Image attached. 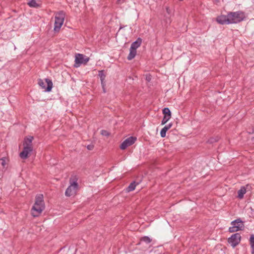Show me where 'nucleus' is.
<instances>
[{"mask_svg":"<svg viewBox=\"0 0 254 254\" xmlns=\"http://www.w3.org/2000/svg\"><path fill=\"white\" fill-rule=\"evenodd\" d=\"M166 22L167 24H170L171 22V20L170 18H166Z\"/></svg>","mask_w":254,"mask_h":254,"instance_id":"nucleus-26","label":"nucleus"},{"mask_svg":"<svg viewBox=\"0 0 254 254\" xmlns=\"http://www.w3.org/2000/svg\"><path fill=\"white\" fill-rule=\"evenodd\" d=\"M136 185L134 182H132L129 184L128 187L127 188V192L131 191L135 189Z\"/></svg>","mask_w":254,"mask_h":254,"instance_id":"nucleus-18","label":"nucleus"},{"mask_svg":"<svg viewBox=\"0 0 254 254\" xmlns=\"http://www.w3.org/2000/svg\"><path fill=\"white\" fill-rule=\"evenodd\" d=\"M103 92H104V93H105L106 91V90H105V87H104V88H103Z\"/></svg>","mask_w":254,"mask_h":254,"instance_id":"nucleus-30","label":"nucleus"},{"mask_svg":"<svg viewBox=\"0 0 254 254\" xmlns=\"http://www.w3.org/2000/svg\"><path fill=\"white\" fill-rule=\"evenodd\" d=\"M228 17L230 24L237 23L244 20L245 14L242 11L231 12L228 13Z\"/></svg>","mask_w":254,"mask_h":254,"instance_id":"nucleus-2","label":"nucleus"},{"mask_svg":"<svg viewBox=\"0 0 254 254\" xmlns=\"http://www.w3.org/2000/svg\"><path fill=\"white\" fill-rule=\"evenodd\" d=\"M45 208L43 195L42 194L36 196L35 203L31 208V214L34 217L39 216Z\"/></svg>","mask_w":254,"mask_h":254,"instance_id":"nucleus-1","label":"nucleus"},{"mask_svg":"<svg viewBox=\"0 0 254 254\" xmlns=\"http://www.w3.org/2000/svg\"><path fill=\"white\" fill-rule=\"evenodd\" d=\"M172 124L169 123V124L166 125L163 128H162L160 131V136L162 137H165L167 131L169 130L172 127Z\"/></svg>","mask_w":254,"mask_h":254,"instance_id":"nucleus-14","label":"nucleus"},{"mask_svg":"<svg viewBox=\"0 0 254 254\" xmlns=\"http://www.w3.org/2000/svg\"><path fill=\"white\" fill-rule=\"evenodd\" d=\"M98 75L100 77V80H104L105 78V74H104V70L99 71Z\"/></svg>","mask_w":254,"mask_h":254,"instance_id":"nucleus-22","label":"nucleus"},{"mask_svg":"<svg viewBox=\"0 0 254 254\" xmlns=\"http://www.w3.org/2000/svg\"><path fill=\"white\" fill-rule=\"evenodd\" d=\"M70 186L66 189L65 194L66 196H70L75 194L76 192L78 185L76 180L70 181Z\"/></svg>","mask_w":254,"mask_h":254,"instance_id":"nucleus-7","label":"nucleus"},{"mask_svg":"<svg viewBox=\"0 0 254 254\" xmlns=\"http://www.w3.org/2000/svg\"><path fill=\"white\" fill-rule=\"evenodd\" d=\"M216 21L218 23L220 24H230L229 22L228 14L226 15H222L217 17Z\"/></svg>","mask_w":254,"mask_h":254,"instance_id":"nucleus-11","label":"nucleus"},{"mask_svg":"<svg viewBox=\"0 0 254 254\" xmlns=\"http://www.w3.org/2000/svg\"><path fill=\"white\" fill-rule=\"evenodd\" d=\"M28 4L31 7H38L39 6V5L37 3L36 0H30Z\"/></svg>","mask_w":254,"mask_h":254,"instance_id":"nucleus-19","label":"nucleus"},{"mask_svg":"<svg viewBox=\"0 0 254 254\" xmlns=\"http://www.w3.org/2000/svg\"><path fill=\"white\" fill-rule=\"evenodd\" d=\"M141 241L146 244H149L151 242V239L148 236H144L141 238Z\"/></svg>","mask_w":254,"mask_h":254,"instance_id":"nucleus-21","label":"nucleus"},{"mask_svg":"<svg viewBox=\"0 0 254 254\" xmlns=\"http://www.w3.org/2000/svg\"><path fill=\"white\" fill-rule=\"evenodd\" d=\"M241 240V236L240 234L237 233L233 234L228 239L229 244L233 247L235 248L240 243Z\"/></svg>","mask_w":254,"mask_h":254,"instance_id":"nucleus-8","label":"nucleus"},{"mask_svg":"<svg viewBox=\"0 0 254 254\" xmlns=\"http://www.w3.org/2000/svg\"><path fill=\"white\" fill-rule=\"evenodd\" d=\"M101 85L102 86V88H104L105 86V83L104 80H101Z\"/></svg>","mask_w":254,"mask_h":254,"instance_id":"nucleus-29","label":"nucleus"},{"mask_svg":"<svg viewBox=\"0 0 254 254\" xmlns=\"http://www.w3.org/2000/svg\"><path fill=\"white\" fill-rule=\"evenodd\" d=\"M33 151V148L23 147V149L19 154V156L23 159H26L28 157V155Z\"/></svg>","mask_w":254,"mask_h":254,"instance_id":"nucleus-10","label":"nucleus"},{"mask_svg":"<svg viewBox=\"0 0 254 254\" xmlns=\"http://www.w3.org/2000/svg\"><path fill=\"white\" fill-rule=\"evenodd\" d=\"M170 118H171L169 117L164 115L163 118L161 121V125H165L170 119Z\"/></svg>","mask_w":254,"mask_h":254,"instance_id":"nucleus-23","label":"nucleus"},{"mask_svg":"<svg viewBox=\"0 0 254 254\" xmlns=\"http://www.w3.org/2000/svg\"><path fill=\"white\" fill-rule=\"evenodd\" d=\"M246 192V190L244 187H241L240 190H239L238 191V197L240 199H242L244 197V195Z\"/></svg>","mask_w":254,"mask_h":254,"instance_id":"nucleus-16","label":"nucleus"},{"mask_svg":"<svg viewBox=\"0 0 254 254\" xmlns=\"http://www.w3.org/2000/svg\"><path fill=\"white\" fill-rule=\"evenodd\" d=\"M136 55V51L135 50L129 49V53L127 57L128 60H131L134 58Z\"/></svg>","mask_w":254,"mask_h":254,"instance_id":"nucleus-15","label":"nucleus"},{"mask_svg":"<svg viewBox=\"0 0 254 254\" xmlns=\"http://www.w3.org/2000/svg\"><path fill=\"white\" fill-rule=\"evenodd\" d=\"M231 227L229 228V231L231 233L242 230L244 228L243 222L240 218L237 219L231 222Z\"/></svg>","mask_w":254,"mask_h":254,"instance_id":"nucleus-4","label":"nucleus"},{"mask_svg":"<svg viewBox=\"0 0 254 254\" xmlns=\"http://www.w3.org/2000/svg\"><path fill=\"white\" fill-rule=\"evenodd\" d=\"M33 138V137L32 136H29L28 137L25 138L23 142V147L33 148L32 141Z\"/></svg>","mask_w":254,"mask_h":254,"instance_id":"nucleus-12","label":"nucleus"},{"mask_svg":"<svg viewBox=\"0 0 254 254\" xmlns=\"http://www.w3.org/2000/svg\"><path fill=\"white\" fill-rule=\"evenodd\" d=\"M101 134H102L103 135H105V136L108 135V132L105 130H102L101 131Z\"/></svg>","mask_w":254,"mask_h":254,"instance_id":"nucleus-25","label":"nucleus"},{"mask_svg":"<svg viewBox=\"0 0 254 254\" xmlns=\"http://www.w3.org/2000/svg\"><path fill=\"white\" fill-rule=\"evenodd\" d=\"M142 43V39L138 37L136 41L132 42L130 48L136 51V49L140 47Z\"/></svg>","mask_w":254,"mask_h":254,"instance_id":"nucleus-13","label":"nucleus"},{"mask_svg":"<svg viewBox=\"0 0 254 254\" xmlns=\"http://www.w3.org/2000/svg\"><path fill=\"white\" fill-rule=\"evenodd\" d=\"M6 165L5 158H2L0 159V166H1L2 168L3 169L5 168Z\"/></svg>","mask_w":254,"mask_h":254,"instance_id":"nucleus-24","label":"nucleus"},{"mask_svg":"<svg viewBox=\"0 0 254 254\" xmlns=\"http://www.w3.org/2000/svg\"><path fill=\"white\" fill-rule=\"evenodd\" d=\"M65 14L63 11H60L55 15V21L54 23V30L55 32H59L62 26L63 25Z\"/></svg>","mask_w":254,"mask_h":254,"instance_id":"nucleus-3","label":"nucleus"},{"mask_svg":"<svg viewBox=\"0 0 254 254\" xmlns=\"http://www.w3.org/2000/svg\"><path fill=\"white\" fill-rule=\"evenodd\" d=\"M89 61V58L81 54H77L75 56L74 66L78 67L81 64H86Z\"/></svg>","mask_w":254,"mask_h":254,"instance_id":"nucleus-6","label":"nucleus"},{"mask_svg":"<svg viewBox=\"0 0 254 254\" xmlns=\"http://www.w3.org/2000/svg\"><path fill=\"white\" fill-rule=\"evenodd\" d=\"M136 140V138L130 136L126 139L121 144L120 148L121 149L124 150L128 146L132 145Z\"/></svg>","mask_w":254,"mask_h":254,"instance_id":"nucleus-9","label":"nucleus"},{"mask_svg":"<svg viewBox=\"0 0 254 254\" xmlns=\"http://www.w3.org/2000/svg\"><path fill=\"white\" fill-rule=\"evenodd\" d=\"M38 84L45 92H50L53 88V82L52 80L49 78H46L45 81L42 79L38 80Z\"/></svg>","mask_w":254,"mask_h":254,"instance_id":"nucleus-5","label":"nucleus"},{"mask_svg":"<svg viewBox=\"0 0 254 254\" xmlns=\"http://www.w3.org/2000/svg\"><path fill=\"white\" fill-rule=\"evenodd\" d=\"M163 114L165 116H167L169 117H171V112L168 108H165L163 110Z\"/></svg>","mask_w":254,"mask_h":254,"instance_id":"nucleus-20","label":"nucleus"},{"mask_svg":"<svg viewBox=\"0 0 254 254\" xmlns=\"http://www.w3.org/2000/svg\"><path fill=\"white\" fill-rule=\"evenodd\" d=\"M166 12L168 13V14H170V13H171V10L170 9V8L168 7H167L166 8Z\"/></svg>","mask_w":254,"mask_h":254,"instance_id":"nucleus-28","label":"nucleus"},{"mask_svg":"<svg viewBox=\"0 0 254 254\" xmlns=\"http://www.w3.org/2000/svg\"><path fill=\"white\" fill-rule=\"evenodd\" d=\"M252 254H254V235H251L250 239Z\"/></svg>","mask_w":254,"mask_h":254,"instance_id":"nucleus-17","label":"nucleus"},{"mask_svg":"<svg viewBox=\"0 0 254 254\" xmlns=\"http://www.w3.org/2000/svg\"><path fill=\"white\" fill-rule=\"evenodd\" d=\"M93 148V145H88L87 146V148L88 149V150H92Z\"/></svg>","mask_w":254,"mask_h":254,"instance_id":"nucleus-27","label":"nucleus"}]
</instances>
